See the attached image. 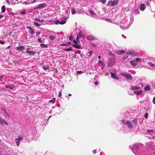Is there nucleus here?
I'll return each mask as SVG.
<instances>
[{
	"label": "nucleus",
	"instance_id": "f257e3e1",
	"mask_svg": "<svg viewBox=\"0 0 155 155\" xmlns=\"http://www.w3.org/2000/svg\"><path fill=\"white\" fill-rule=\"evenodd\" d=\"M147 147V151H145V148L142 143L134 145L131 150L136 155H155V144L151 142L146 144Z\"/></svg>",
	"mask_w": 155,
	"mask_h": 155
},
{
	"label": "nucleus",
	"instance_id": "f03ea898",
	"mask_svg": "<svg viewBox=\"0 0 155 155\" xmlns=\"http://www.w3.org/2000/svg\"><path fill=\"white\" fill-rule=\"evenodd\" d=\"M120 27L124 28H127L130 25V22L127 20L126 18H124V20H122L120 21Z\"/></svg>",
	"mask_w": 155,
	"mask_h": 155
},
{
	"label": "nucleus",
	"instance_id": "7ed1b4c3",
	"mask_svg": "<svg viewBox=\"0 0 155 155\" xmlns=\"http://www.w3.org/2000/svg\"><path fill=\"white\" fill-rule=\"evenodd\" d=\"M146 134L150 135L151 136L149 137L150 139L155 140V131L153 130H147Z\"/></svg>",
	"mask_w": 155,
	"mask_h": 155
},
{
	"label": "nucleus",
	"instance_id": "20e7f679",
	"mask_svg": "<svg viewBox=\"0 0 155 155\" xmlns=\"http://www.w3.org/2000/svg\"><path fill=\"white\" fill-rule=\"evenodd\" d=\"M121 122L124 124H126L129 128H131L133 127L131 122L129 120H127L125 121L124 120H121Z\"/></svg>",
	"mask_w": 155,
	"mask_h": 155
},
{
	"label": "nucleus",
	"instance_id": "39448f33",
	"mask_svg": "<svg viewBox=\"0 0 155 155\" xmlns=\"http://www.w3.org/2000/svg\"><path fill=\"white\" fill-rule=\"evenodd\" d=\"M67 17L66 16H63L61 18V21L59 20H56L55 23V24H58L59 23L61 25H64L65 24L66 22Z\"/></svg>",
	"mask_w": 155,
	"mask_h": 155
},
{
	"label": "nucleus",
	"instance_id": "423d86ee",
	"mask_svg": "<svg viewBox=\"0 0 155 155\" xmlns=\"http://www.w3.org/2000/svg\"><path fill=\"white\" fill-rule=\"evenodd\" d=\"M115 59L113 58H110L108 60L107 64L109 66H111L114 65L115 63Z\"/></svg>",
	"mask_w": 155,
	"mask_h": 155
},
{
	"label": "nucleus",
	"instance_id": "0eeeda50",
	"mask_svg": "<svg viewBox=\"0 0 155 155\" xmlns=\"http://www.w3.org/2000/svg\"><path fill=\"white\" fill-rule=\"evenodd\" d=\"M56 36L53 33L52 34H51L49 35V41H51L52 42H53V41L55 40L56 38Z\"/></svg>",
	"mask_w": 155,
	"mask_h": 155
},
{
	"label": "nucleus",
	"instance_id": "6e6552de",
	"mask_svg": "<svg viewBox=\"0 0 155 155\" xmlns=\"http://www.w3.org/2000/svg\"><path fill=\"white\" fill-rule=\"evenodd\" d=\"M22 139L23 137H22L19 136L18 138H16L15 139L17 146H18L20 144L19 141L22 140Z\"/></svg>",
	"mask_w": 155,
	"mask_h": 155
},
{
	"label": "nucleus",
	"instance_id": "1a4fd4ad",
	"mask_svg": "<svg viewBox=\"0 0 155 155\" xmlns=\"http://www.w3.org/2000/svg\"><path fill=\"white\" fill-rule=\"evenodd\" d=\"M74 44L72 45L73 46L78 49H81L82 48L80 45L78 44L77 42H76L75 40H74Z\"/></svg>",
	"mask_w": 155,
	"mask_h": 155
},
{
	"label": "nucleus",
	"instance_id": "9d476101",
	"mask_svg": "<svg viewBox=\"0 0 155 155\" xmlns=\"http://www.w3.org/2000/svg\"><path fill=\"white\" fill-rule=\"evenodd\" d=\"M122 75L129 80H131L132 79L131 76L130 74H122Z\"/></svg>",
	"mask_w": 155,
	"mask_h": 155
},
{
	"label": "nucleus",
	"instance_id": "9b49d317",
	"mask_svg": "<svg viewBox=\"0 0 155 155\" xmlns=\"http://www.w3.org/2000/svg\"><path fill=\"white\" fill-rule=\"evenodd\" d=\"M127 54H130L134 56H138V54L137 53H135L133 51H130L127 52Z\"/></svg>",
	"mask_w": 155,
	"mask_h": 155
},
{
	"label": "nucleus",
	"instance_id": "f8f14e48",
	"mask_svg": "<svg viewBox=\"0 0 155 155\" xmlns=\"http://www.w3.org/2000/svg\"><path fill=\"white\" fill-rule=\"evenodd\" d=\"M111 76L112 78L115 79H118V78L117 76L116 75V74L115 73H113L111 72Z\"/></svg>",
	"mask_w": 155,
	"mask_h": 155
},
{
	"label": "nucleus",
	"instance_id": "ddd939ff",
	"mask_svg": "<svg viewBox=\"0 0 155 155\" xmlns=\"http://www.w3.org/2000/svg\"><path fill=\"white\" fill-rule=\"evenodd\" d=\"M98 64L101 66V69H103L104 67L105 64L104 62L101 61H100L98 62Z\"/></svg>",
	"mask_w": 155,
	"mask_h": 155
},
{
	"label": "nucleus",
	"instance_id": "4468645a",
	"mask_svg": "<svg viewBox=\"0 0 155 155\" xmlns=\"http://www.w3.org/2000/svg\"><path fill=\"white\" fill-rule=\"evenodd\" d=\"M140 87L138 86H131L130 88V89L131 90H137L140 89Z\"/></svg>",
	"mask_w": 155,
	"mask_h": 155
},
{
	"label": "nucleus",
	"instance_id": "2eb2a0df",
	"mask_svg": "<svg viewBox=\"0 0 155 155\" xmlns=\"http://www.w3.org/2000/svg\"><path fill=\"white\" fill-rule=\"evenodd\" d=\"M140 8L141 11H143L146 8L145 5L143 4H141L140 5Z\"/></svg>",
	"mask_w": 155,
	"mask_h": 155
},
{
	"label": "nucleus",
	"instance_id": "dca6fc26",
	"mask_svg": "<svg viewBox=\"0 0 155 155\" xmlns=\"http://www.w3.org/2000/svg\"><path fill=\"white\" fill-rule=\"evenodd\" d=\"M25 48L24 46H20L19 47H17L16 48V50H21L22 51L25 49Z\"/></svg>",
	"mask_w": 155,
	"mask_h": 155
},
{
	"label": "nucleus",
	"instance_id": "f3484780",
	"mask_svg": "<svg viewBox=\"0 0 155 155\" xmlns=\"http://www.w3.org/2000/svg\"><path fill=\"white\" fill-rule=\"evenodd\" d=\"M118 3L117 1V0H115L113 1H111V4H110V6H113L116 5Z\"/></svg>",
	"mask_w": 155,
	"mask_h": 155
},
{
	"label": "nucleus",
	"instance_id": "a211bd4d",
	"mask_svg": "<svg viewBox=\"0 0 155 155\" xmlns=\"http://www.w3.org/2000/svg\"><path fill=\"white\" fill-rule=\"evenodd\" d=\"M26 53L31 55H34L35 54V52L32 51H27Z\"/></svg>",
	"mask_w": 155,
	"mask_h": 155
},
{
	"label": "nucleus",
	"instance_id": "6ab92c4d",
	"mask_svg": "<svg viewBox=\"0 0 155 155\" xmlns=\"http://www.w3.org/2000/svg\"><path fill=\"white\" fill-rule=\"evenodd\" d=\"M46 6V4L44 3L42 4H41L39 5H38V7L37 8H43L45 7Z\"/></svg>",
	"mask_w": 155,
	"mask_h": 155
},
{
	"label": "nucleus",
	"instance_id": "aec40b11",
	"mask_svg": "<svg viewBox=\"0 0 155 155\" xmlns=\"http://www.w3.org/2000/svg\"><path fill=\"white\" fill-rule=\"evenodd\" d=\"M117 54L118 55L122 54L124 53V51L123 50H118L117 52Z\"/></svg>",
	"mask_w": 155,
	"mask_h": 155
},
{
	"label": "nucleus",
	"instance_id": "412c9836",
	"mask_svg": "<svg viewBox=\"0 0 155 155\" xmlns=\"http://www.w3.org/2000/svg\"><path fill=\"white\" fill-rule=\"evenodd\" d=\"M49 66L47 65H44L42 66L43 69L45 70H48L49 68Z\"/></svg>",
	"mask_w": 155,
	"mask_h": 155
},
{
	"label": "nucleus",
	"instance_id": "4be33fe9",
	"mask_svg": "<svg viewBox=\"0 0 155 155\" xmlns=\"http://www.w3.org/2000/svg\"><path fill=\"white\" fill-rule=\"evenodd\" d=\"M27 28L28 29L29 31L31 34H34L35 33V32L31 27H28Z\"/></svg>",
	"mask_w": 155,
	"mask_h": 155
},
{
	"label": "nucleus",
	"instance_id": "5701e85b",
	"mask_svg": "<svg viewBox=\"0 0 155 155\" xmlns=\"http://www.w3.org/2000/svg\"><path fill=\"white\" fill-rule=\"evenodd\" d=\"M5 86L6 88H9L10 89H12L14 88V86L12 85H5Z\"/></svg>",
	"mask_w": 155,
	"mask_h": 155
},
{
	"label": "nucleus",
	"instance_id": "b1692460",
	"mask_svg": "<svg viewBox=\"0 0 155 155\" xmlns=\"http://www.w3.org/2000/svg\"><path fill=\"white\" fill-rule=\"evenodd\" d=\"M151 87L149 85H147L144 88V89L146 91H148L150 90Z\"/></svg>",
	"mask_w": 155,
	"mask_h": 155
},
{
	"label": "nucleus",
	"instance_id": "393cba45",
	"mask_svg": "<svg viewBox=\"0 0 155 155\" xmlns=\"http://www.w3.org/2000/svg\"><path fill=\"white\" fill-rule=\"evenodd\" d=\"M143 92V91L142 90L138 91H136L134 92V93L135 94H137L138 95L141 94Z\"/></svg>",
	"mask_w": 155,
	"mask_h": 155
},
{
	"label": "nucleus",
	"instance_id": "a878e982",
	"mask_svg": "<svg viewBox=\"0 0 155 155\" xmlns=\"http://www.w3.org/2000/svg\"><path fill=\"white\" fill-rule=\"evenodd\" d=\"M94 38L91 35L88 36L87 37V39L89 40H92Z\"/></svg>",
	"mask_w": 155,
	"mask_h": 155
},
{
	"label": "nucleus",
	"instance_id": "bb28decb",
	"mask_svg": "<svg viewBox=\"0 0 155 155\" xmlns=\"http://www.w3.org/2000/svg\"><path fill=\"white\" fill-rule=\"evenodd\" d=\"M29 0H27V1L26 2L23 1V2H22V3L23 4H25L26 5H28L31 4V2H29Z\"/></svg>",
	"mask_w": 155,
	"mask_h": 155
},
{
	"label": "nucleus",
	"instance_id": "cd10ccee",
	"mask_svg": "<svg viewBox=\"0 0 155 155\" xmlns=\"http://www.w3.org/2000/svg\"><path fill=\"white\" fill-rule=\"evenodd\" d=\"M71 12L73 15L75 14L76 12V10L74 8H71Z\"/></svg>",
	"mask_w": 155,
	"mask_h": 155
},
{
	"label": "nucleus",
	"instance_id": "c85d7f7f",
	"mask_svg": "<svg viewBox=\"0 0 155 155\" xmlns=\"http://www.w3.org/2000/svg\"><path fill=\"white\" fill-rule=\"evenodd\" d=\"M130 64L133 65L134 66L137 64V63L135 61H132L130 62Z\"/></svg>",
	"mask_w": 155,
	"mask_h": 155
},
{
	"label": "nucleus",
	"instance_id": "c756f323",
	"mask_svg": "<svg viewBox=\"0 0 155 155\" xmlns=\"http://www.w3.org/2000/svg\"><path fill=\"white\" fill-rule=\"evenodd\" d=\"M89 12H90V14H91V15L92 16V17H93L94 16H95V14L93 11H92V10H89Z\"/></svg>",
	"mask_w": 155,
	"mask_h": 155
},
{
	"label": "nucleus",
	"instance_id": "7c9ffc66",
	"mask_svg": "<svg viewBox=\"0 0 155 155\" xmlns=\"http://www.w3.org/2000/svg\"><path fill=\"white\" fill-rule=\"evenodd\" d=\"M55 100H56L55 98H53V99L50 100L49 102L50 103H51L52 104H53L55 103Z\"/></svg>",
	"mask_w": 155,
	"mask_h": 155
},
{
	"label": "nucleus",
	"instance_id": "2f4dec72",
	"mask_svg": "<svg viewBox=\"0 0 155 155\" xmlns=\"http://www.w3.org/2000/svg\"><path fill=\"white\" fill-rule=\"evenodd\" d=\"M72 47H70V48H65L64 49V50L66 51H70L72 50Z\"/></svg>",
	"mask_w": 155,
	"mask_h": 155
},
{
	"label": "nucleus",
	"instance_id": "473e14b6",
	"mask_svg": "<svg viewBox=\"0 0 155 155\" xmlns=\"http://www.w3.org/2000/svg\"><path fill=\"white\" fill-rule=\"evenodd\" d=\"M35 20L38 21L39 22H42L43 21V20L42 19H40L38 18H36L35 19Z\"/></svg>",
	"mask_w": 155,
	"mask_h": 155
},
{
	"label": "nucleus",
	"instance_id": "72a5a7b5",
	"mask_svg": "<svg viewBox=\"0 0 155 155\" xmlns=\"http://www.w3.org/2000/svg\"><path fill=\"white\" fill-rule=\"evenodd\" d=\"M5 6H3L2 7V12H5Z\"/></svg>",
	"mask_w": 155,
	"mask_h": 155
},
{
	"label": "nucleus",
	"instance_id": "f704fd0d",
	"mask_svg": "<svg viewBox=\"0 0 155 155\" xmlns=\"http://www.w3.org/2000/svg\"><path fill=\"white\" fill-rule=\"evenodd\" d=\"M40 46L41 47H44V48H47V47H48V46L47 45H45V44H41L40 45Z\"/></svg>",
	"mask_w": 155,
	"mask_h": 155
},
{
	"label": "nucleus",
	"instance_id": "c9c22d12",
	"mask_svg": "<svg viewBox=\"0 0 155 155\" xmlns=\"http://www.w3.org/2000/svg\"><path fill=\"white\" fill-rule=\"evenodd\" d=\"M92 52L93 51H90L89 52L87 53V54L88 56H91Z\"/></svg>",
	"mask_w": 155,
	"mask_h": 155
},
{
	"label": "nucleus",
	"instance_id": "e433bc0d",
	"mask_svg": "<svg viewBox=\"0 0 155 155\" xmlns=\"http://www.w3.org/2000/svg\"><path fill=\"white\" fill-rule=\"evenodd\" d=\"M148 64L150 65L151 67H154V66H155V64L152 63L151 62H149Z\"/></svg>",
	"mask_w": 155,
	"mask_h": 155
},
{
	"label": "nucleus",
	"instance_id": "4c0bfd02",
	"mask_svg": "<svg viewBox=\"0 0 155 155\" xmlns=\"http://www.w3.org/2000/svg\"><path fill=\"white\" fill-rule=\"evenodd\" d=\"M3 111H4V113L5 114V115L7 116H9V114H8V113L7 112V111H6V110H5V109H4L3 110Z\"/></svg>",
	"mask_w": 155,
	"mask_h": 155
},
{
	"label": "nucleus",
	"instance_id": "58836bf2",
	"mask_svg": "<svg viewBox=\"0 0 155 155\" xmlns=\"http://www.w3.org/2000/svg\"><path fill=\"white\" fill-rule=\"evenodd\" d=\"M135 61L137 62H139L141 61V59L139 58H137L136 59Z\"/></svg>",
	"mask_w": 155,
	"mask_h": 155
},
{
	"label": "nucleus",
	"instance_id": "ea45409f",
	"mask_svg": "<svg viewBox=\"0 0 155 155\" xmlns=\"http://www.w3.org/2000/svg\"><path fill=\"white\" fill-rule=\"evenodd\" d=\"M20 13L23 15L25 14V10H23L20 12Z\"/></svg>",
	"mask_w": 155,
	"mask_h": 155
},
{
	"label": "nucleus",
	"instance_id": "a19ab883",
	"mask_svg": "<svg viewBox=\"0 0 155 155\" xmlns=\"http://www.w3.org/2000/svg\"><path fill=\"white\" fill-rule=\"evenodd\" d=\"M34 25L37 26H40V25L38 23L36 22H34Z\"/></svg>",
	"mask_w": 155,
	"mask_h": 155
},
{
	"label": "nucleus",
	"instance_id": "79ce46f5",
	"mask_svg": "<svg viewBox=\"0 0 155 155\" xmlns=\"http://www.w3.org/2000/svg\"><path fill=\"white\" fill-rule=\"evenodd\" d=\"M68 45V44H67V43H62L60 45L61 46H66Z\"/></svg>",
	"mask_w": 155,
	"mask_h": 155
},
{
	"label": "nucleus",
	"instance_id": "37998d69",
	"mask_svg": "<svg viewBox=\"0 0 155 155\" xmlns=\"http://www.w3.org/2000/svg\"><path fill=\"white\" fill-rule=\"evenodd\" d=\"M108 54L109 55L111 56L112 57H114V54L112 53L111 52H110L108 53Z\"/></svg>",
	"mask_w": 155,
	"mask_h": 155
},
{
	"label": "nucleus",
	"instance_id": "c03bdc74",
	"mask_svg": "<svg viewBox=\"0 0 155 155\" xmlns=\"http://www.w3.org/2000/svg\"><path fill=\"white\" fill-rule=\"evenodd\" d=\"M83 73H84L83 71H77V73L78 74H81Z\"/></svg>",
	"mask_w": 155,
	"mask_h": 155
},
{
	"label": "nucleus",
	"instance_id": "a18cd8bd",
	"mask_svg": "<svg viewBox=\"0 0 155 155\" xmlns=\"http://www.w3.org/2000/svg\"><path fill=\"white\" fill-rule=\"evenodd\" d=\"M106 0H100V2L103 3H105L106 2Z\"/></svg>",
	"mask_w": 155,
	"mask_h": 155
},
{
	"label": "nucleus",
	"instance_id": "49530a36",
	"mask_svg": "<svg viewBox=\"0 0 155 155\" xmlns=\"http://www.w3.org/2000/svg\"><path fill=\"white\" fill-rule=\"evenodd\" d=\"M148 117V114L147 113H146L145 114L144 117H146V119H147Z\"/></svg>",
	"mask_w": 155,
	"mask_h": 155
},
{
	"label": "nucleus",
	"instance_id": "de8ad7c7",
	"mask_svg": "<svg viewBox=\"0 0 155 155\" xmlns=\"http://www.w3.org/2000/svg\"><path fill=\"white\" fill-rule=\"evenodd\" d=\"M69 38L70 40H71L73 39V37L72 35H70L69 37Z\"/></svg>",
	"mask_w": 155,
	"mask_h": 155
},
{
	"label": "nucleus",
	"instance_id": "09e8293b",
	"mask_svg": "<svg viewBox=\"0 0 155 155\" xmlns=\"http://www.w3.org/2000/svg\"><path fill=\"white\" fill-rule=\"evenodd\" d=\"M133 121L134 123H136L137 122V119L135 118L133 120Z\"/></svg>",
	"mask_w": 155,
	"mask_h": 155
},
{
	"label": "nucleus",
	"instance_id": "8fccbe9b",
	"mask_svg": "<svg viewBox=\"0 0 155 155\" xmlns=\"http://www.w3.org/2000/svg\"><path fill=\"white\" fill-rule=\"evenodd\" d=\"M152 101L153 104H155V97H153Z\"/></svg>",
	"mask_w": 155,
	"mask_h": 155
},
{
	"label": "nucleus",
	"instance_id": "3c124183",
	"mask_svg": "<svg viewBox=\"0 0 155 155\" xmlns=\"http://www.w3.org/2000/svg\"><path fill=\"white\" fill-rule=\"evenodd\" d=\"M146 5H150V3L149 2V1H147L146 2Z\"/></svg>",
	"mask_w": 155,
	"mask_h": 155
},
{
	"label": "nucleus",
	"instance_id": "603ef678",
	"mask_svg": "<svg viewBox=\"0 0 155 155\" xmlns=\"http://www.w3.org/2000/svg\"><path fill=\"white\" fill-rule=\"evenodd\" d=\"M61 95H62V94H61V92H60V91L59 92H58V96L59 97H61Z\"/></svg>",
	"mask_w": 155,
	"mask_h": 155
},
{
	"label": "nucleus",
	"instance_id": "864d4df0",
	"mask_svg": "<svg viewBox=\"0 0 155 155\" xmlns=\"http://www.w3.org/2000/svg\"><path fill=\"white\" fill-rule=\"evenodd\" d=\"M0 43L2 45H4L5 43L4 41H0Z\"/></svg>",
	"mask_w": 155,
	"mask_h": 155
},
{
	"label": "nucleus",
	"instance_id": "5fc2aeb1",
	"mask_svg": "<svg viewBox=\"0 0 155 155\" xmlns=\"http://www.w3.org/2000/svg\"><path fill=\"white\" fill-rule=\"evenodd\" d=\"M38 41L41 43H42V41L41 38H39L38 39Z\"/></svg>",
	"mask_w": 155,
	"mask_h": 155
},
{
	"label": "nucleus",
	"instance_id": "6e6d98bb",
	"mask_svg": "<svg viewBox=\"0 0 155 155\" xmlns=\"http://www.w3.org/2000/svg\"><path fill=\"white\" fill-rule=\"evenodd\" d=\"M76 41V42H78L79 41V38H78V37H77Z\"/></svg>",
	"mask_w": 155,
	"mask_h": 155
},
{
	"label": "nucleus",
	"instance_id": "4d7b16f0",
	"mask_svg": "<svg viewBox=\"0 0 155 155\" xmlns=\"http://www.w3.org/2000/svg\"><path fill=\"white\" fill-rule=\"evenodd\" d=\"M92 152L94 154H95L96 153V150H93Z\"/></svg>",
	"mask_w": 155,
	"mask_h": 155
},
{
	"label": "nucleus",
	"instance_id": "13d9d810",
	"mask_svg": "<svg viewBox=\"0 0 155 155\" xmlns=\"http://www.w3.org/2000/svg\"><path fill=\"white\" fill-rule=\"evenodd\" d=\"M81 35L80 34H78L77 35V37H78V38H80L81 37Z\"/></svg>",
	"mask_w": 155,
	"mask_h": 155
},
{
	"label": "nucleus",
	"instance_id": "bf43d9fd",
	"mask_svg": "<svg viewBox=\"0 0 155 155\" xmlns=\"http://www.w3.org/2000/svg\"><path fill=\"white\" fill-rule=\"evenodd\" d=\"M128 57V56H126L124 58L123 60H125Z\"/></svg>",
	"mask_w": 155,
	"mask_h": 155
},
{
	"label": "nucleus",
	"instance_id": "052dcab7",
	"mask_svg": "<svg viewBox=\"0 0 155 155\" xmlns=\"http://www.w3.org/2000/svg\"><path fill=\"white\" fill-rule=\"evenodd\" d=\"M100 155H105V154L104 152H101L100 153Z\"/></svg>",
	"mask_w": 155,
	"mask_h": 155
},
{
	"label": "nucleus",
	"instance_id": "680f3d73",
	"mask_svg": "<svg viewBox=\"0 0 155 155\" xmlns=\"http://www.w3.org/2000/svg\"><path fill=\"white\" fill-rule=\"evenodd\" d=\"M17 3L16 2H12V1L11 2V4L12 5H15V4H16Z\"/></svg>",
	"mask_w": 155,
	"mask_h": 155
},
{
	"label": "nucleus",
	"instance_id": "e2e57ef3",
	"mask_svg": "<svg viewBox=\"0 0 155 155\" xmlns=\"http://www.w3.org/2000/svg\"><path fill=\"white\" fill-rule=\"evenodd\" d=\"M6 2L8 4H10V2L8 0H6Z\"/></svg>",
	"mask_w": 155,
	"mask_h": 155
},
{
	"label": "nucleus",
	"instance_id": "0e129e2a",
	"mask_svg": "<svg viewBox=\"0 0 155 155\" xmlns=\"http://www.w3.org/2000/svg\"><path fill=\"white\" fill-rule=\"evenodd\" d=\"M98 58L99 60L101 59V56H100V55L99 56H98Z\"/></svg>",
	"mask_w": 155,
	"mask_h": 155
},
{
	"label": "nucleus",
	"instance_id": "69168bd1",
	"mask_svg": "<svg viewBox=\"0 0 155 155\" xmlns=\"http://www.w3.org/2000/svg\"><path fill=\"white\" fill-rule=\"evenodd\" d=\"M36 2V0H34L32 2H31V3H34L35 2Z\"/></svg>",
	"mask_w": 155,
	"mask_h": 155
},
{
	"label": "nucleus",
	"instance_id": "338daca9",
	"mask_svg": "<svg viewBox=\"0 0 155 155\" xmlns=\"http://www.w3.org/2000/svg\"><path fill=\"white\" fill-rule=\"evenodd\" d=\"M111 2V1H110L109 2L108 4L107 5L108 6H109Z\"/></svg>",
	"mask_w": 155,
	"mask_h": 155
},
{
	"label": "nucleus",
	"instance_id": "774afa93",
	"mask_svg": "<svg viewBox=\"0 0 155 155\" xmlns=\"http://www.w3.org/2000/svg\"><path fill=\"white\" fill-rule=\"evenodd\" d=\"M109 75V73H106L105 74V75L108 76Z\"/></svg>",
	"mask_w": 155,
	"mask_h": 155
}]
</instances>
